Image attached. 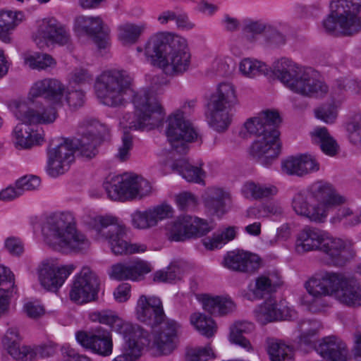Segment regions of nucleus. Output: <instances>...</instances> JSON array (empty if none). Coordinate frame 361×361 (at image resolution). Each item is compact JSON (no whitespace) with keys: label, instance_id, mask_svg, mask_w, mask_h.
<instances>
[{"label":"nucleus","instance_id":"obj_55","mask_svg":"<svg viewBox=\"0 0 361 361\" xmlns=\"http://www.w3.org/2000/svg\"><path fill=\"white\" fill-rule=\"evenodd\" d=\"M121 176H109L103 183L108 197L113 200H123Z\"/></svg>","mask_w":361,"mask_h":361},{"label":"nucleus","instance_id":"obj_48","mask_svg":"<svg viewBox=\"0 0 361 361\" xmlns=\"http://www.w3.org/2000/svg\"><path fill=\"white\" fill-rule=\"evenodd\" d=\"M190 321L195 329L202 336L210 338L216 331V324L214 319L201 312H195L190 315Z\"/></svg>","mask_w":361,"mask_h":361},{"label":"nucleus","instance_id":"obj_26","mask_svg":"<svg viewBox=\"0 0 361 361\" xmlns=\"http://www.w3.org/2000/svg\"><path fill=\"white\" fill-rule=\"evenodd\" d=\"M281 122L279 114L273 110H265L257 116L248 118L244 123L246 130L257 137L264 136L276 128Z\"/></svg>","mask_w":361,"mask_h":361},{"label":"nucleus","instance_id":"obj_14","mask_svg":"<svg viewBox=\"0 0 361 361\" xmlns=\"http://www.w3.org/2000/svg\"><path fill=\"white\" fill-rule=\"evenodd\" d=\"M99 286V279L95 273L90 267H84L75 276L69 292V298L77 304L94 300L98 293Z\"/></svg>","mask_w":361,"mask_h":361},{"label":"nucleus","instance_id":"obj_57","mask_svg":"<svg viewBox=\"0 0 361 361\" xmlns=\"http://www.w3.org/2000/svg\"><path fill=\"white\" fill-rule=\"evenodd\" d=\"M25 63L33 69H45L56 65V61L47 54L28 56L25 59Z\"/></svg>","mask_w":361,"mask_h":361},{"label":"nucleus","instance_id":"obj_51","mask_svg":"<svg viewBox=\"0 0 361 361\" xmlns=\"http://www.w3.org/2000/svg\"><path fill=\"white\" fill-rule=\"evenodd\" d=\"M267 351L271 361H294L292 349L283 343L269 341Z\"/></svg>","mask_w":361,"mask_h":361},{"label":"nucleus","instance_id":"obj_8","mask_svg":"<svg viewBox=\"0 0 361 361\" xmlns=\"http://www.w3.org/2000/svg\"><path fill=\"white\" fill-rule=\"evenodd\" d=\"M329 7L330 12L322 23L327 32L342 37L361 32V0H331Z\"/></svg>","mask_w":361,"mask_h":361},{"label":"nucleus","instance_id":"obj_22","mask_svg":"<svg viewBox=\"0 0 361 361\" xmlns=\"http://www.w3.org/2000/svg\"><path fill=\"white\" fill-rule=\"evenodd\" d=\"M75 338L82 346L99 355L109 356L112 353L113 343L111 334L101 326L89 331H78Z\"/></svg>","mask_w":361,"mask_h":361},{"label":"nucleus","instance_id":"obj_15","mask_svg":"<svg viewBox=\"0 0 361 361\" xmlns=\"http://www.w3.org/2000/svg\"><path fill=\"white\" fill-rule=\"evenodd\" d=\"M78 151L75 140L64 139L48 151L47 172L51 176H57L68 170L74 161V152Z\"/></svg>","mask_w":361,"mask_h":361},{"label":"nucleus","instance_id":"obj_37","mask_svg":"<svg viewBox=\"0 0 361 361\" xmlns=\"http://www.w3.org/2000/svg\"><path fill=\"white\" fill-rule=\"evenodd\" d=\"M337 299L350 307L361 305V286L352 279L342 275V281L335 292Z\"/></svg>","mask_w":361,"mask_h":361},{"label":"nucleus","instance_id":"obj_21","mask_svg":"<svg viewBox=\"0 0 361 361\" xmlns=\"http://www.w3.org/2000/svg\"><path fill=\"white\" fill-rule=\"evenodd\" d=\"M135 313L140 322L152 328L166 322L162 302L156 296L140 295L137 302Z\"/></svg>","mask_w":361,"mask_h":361},{"label":"nucleus","instance_id":"obj_44","mask_svg":"<svg viewBox=\"0 0 361 361\" xmlns=\"http://www.w3.org/2000/svg\"><path fill=\"white\" fill-rule=\"evenodd\" d=\"M314 143L319 144L322 151L329 156H334L339 149V146L331 137L325 127L316 128L311 133Z\"/></svg>","mask_w":361,"mask_h":361},{"label":"nucleus","instance_id":"obj_43","mask_svg":"<svg viewBox=\"0 0 361 361\" xmlns=\"http://www.w3.org/2000/svg\"><path fill=\"white\" fill-rule=\"evenodd\" d=\"M147 28L148 25L145 22L122 24L118 27V39L123 44H134Z\"/></svg>","mask_w":361,"mask_h":361},{"label":"nucleus","instance_id":"obj_62","mask_svg":"<svg viewBox=\"0 0 361 361\" xmlns=\"http://www.w3.org/2000/svg\"><path fill=\"white\" fill-rule=\"evenodd\" d=\"M92 80V75L87 70L82 68H75L68 75L70 84L83 85L90 82Z\"/></svg>","mask_w":361,"mask_h":361},{"label":"nucleus","instance_id":"obj_1","mask_svg":"<svg viewBox=\"0 0 361 361\" xmlns=\"http://www.w3.org/2000/svg\"><path fill=\"white\" fill-rule=\"evenodd\" d=\"M94 90L97 98L110 107L124 106L130 97L135 112L125 114L120 121L123 128L149 130L158 126L164 118V110L154 90L133 89V79L124 70L104 71L95 79Z\"/></svg>","mask_w":361,"mask_h":361},{"label":"nucleus","instance_id":"obj_46","mask_svg":"<svg viewBox=\"0 0 361 361\" xmlns=\"http://www.w3.org/2000/svg\"><path fill=\"white\" fill-rule=\"evenodd\" d=\"M172 169L188 182L200 183L204 177V172L200 167L190 165L185 159L176 161L172 165Z\"/></svg>","mask_w":361,"mask_h":361},{"label":"nucleus","instance_id":"obj_31","mask_svg":"<svg viewBox=\"0 0 361 361\" xmlns=\"http://www.w3.org/2000/svg\"><path fill=\"white\" fill-rule=\"evenodd\" d=\"M316 351L326 361H349L346 344L339 338H324L316 347Z\"/></svg>","mask_w":361,"mask_h":361},{"label":"nucleus","instance_id":"obj_6","mask_svg":"<svg viewBox=\"0 0 361 361\" xmlns=\"http://www.w3.org/2000/svg\"><path fill=\"white\" fill-rule=\"evenodd\" d=\"M13 114L17 119L23 121L16 125L12 132L13 142L19 149H30L35 145H41L44 141L43 135L34 130L30 124L51 123L57 117L54 108L50 109L47 114L44 108L32 107L25 102L16 104Z\"/></svg>","mask_w":361,"mask_h":361},{"label":"nucleus","instance_id":"obj_38","mask_svg":"<svg viewBox=\"0 0 361 361\" xmlns=\"http://www.w3.org/2000/svg\"><path fill=\"white\" fill-rule=\"evenodd\" d=\"M197 300L206 312L214 316L226 314L235 307L231 299L219 295L201 294L197 296Z\"/></svg>","mask_w":361,"mask_h":361},{"label":"nucleus","instance_id":"obj_28","mask_svg":"<svg viewBox=\"0 0 361 361\" xmlns=\"http://www.w3.org/2000/svg\"><path fill=\"white\" fill-rule=\"evenodd\" d=\"M282 285V281L278 272L272 271L261 274L255 279L254 283L248 286L249 300H260L276 291Z\"/></svg>","mask_w":361,"mask_h":361},{"label":"nucleus","instance_id":"obj_40","mask_svg":"<svg viewBox=\"0 0 361 361\" xmlns=\"http://www.w3.org/2000/svg\"><path fill=\"white\" fill-rule=\"evenodd\" d=\"M241 192L247 199L259 200L276 195L278 193V189L271 184L248 181L243 185Z\"/></svg>","mask_w":361,"mask_h":361},{"label":"nucleus","instance_id":"obj_32","mask_svg":"<svg viewBox=\"0 0 361 361\" xmlns=\"http://www.w3.org/2000/svg\"><path fill=\"white\" fill-rule=\"evenodd\" d=\"M325 232L316 227L305 226L296 236L295 252L302 255L308 252L319 251Z\"/></svg>","mask_w":361,"mask_h":361},{"label":"nucleus","instance_id":"obj_36","mask_svg":"<svg viewBox=\"0 0 361 361\" xmlns=\"http://www.w3.org/2000/svg\"><path fill=\"white\" fill-rule=\"evenodd\" d=\"M123 339L122 353L114 361H135L140 357L144 347L149 343L147 331L140 334V336H129Z\"/></svg>","mask_w":361,"mask_h":361},{"label":"nucleus","instance_id":"obj_7","mask_svg":"<svg viewBox=\"0 0 361 361\" xmlns=\"http://www.w3.org/2000/svg\"><path fill=\"white\" fill-rule=\"evenodd\" d=\"M84 224L94 229L97 235L107 240L111 252L116 255L142 253L147 247L142 243H130L126 240L127 228L121 221L113 216L88 215L82 218Z\"/></svg>","mask_w":361,"mask_h":361},{"label":"nucleus","instance_id":"obj_49","mask_svg":"<svg viewBox=\"0 0 361 361\" xmlns=\"http://www.w3.org/2000/svg\"><path fill=\"white\" fill-rule=\"evenodd\" d=\"M322 328L321 323L316 319L301 320L298 325L300 342L310 344Z\"/></svg>","mask_w":361,"mask_h":361},{"label":"nucleus","instance_id":"obj_25","mask_svg":"<svg viewBox=\"0 0 361 361\" xmlns=\"http://www.w3.org/2000/svg\"><path fill=\"white\" fill-rule=\"evenodd\" d=\"M172 214L173 209L169 204H160L144 212L136 210L131 214V224L137 229H147L171 216Z\"/></svg>","mask_w":361,"mask_h":361},{"label":"nucleus","instance_id":"obj_27","mask_svg":"<svg viewBox=\"0 0 361 361\" xmlns=\"http://www.w3.org/2000/svg\"><path fill=\"white\" fill-rule=\"evenodd\" d=\"M319 170V164L308 154L290 156L281 161V171L289 176H305Z\"/></svg>","mask_w":361,"mask_h":361},{"label":"nucleus","instance_id":"obj_30","mask_svg":"<svg viewBox=\"0 0 361 361\" xmlns=\"http://www.w3.org/2000/svg\"><path fill=\"white\" fill-rule=\"evenodd\" d=\"M179 324L174 320L167 319L159 331L154 332L152 346L161 355H168L175 348L174 338L176 336Z\"/></svg>","mask_w":361,"mask_h":361},{"label":"nucleus","instance_id":"obj_52","mask_svg":"<svg viewBox=\"0 0 361 361\" xmlns=\"http://www.w3.org/2000/svg\"><path fill=\"white\" fill-rule=\"evenodd\" d=\"M13 275L11 271L0 265V312L4 310H8L9 301L8 290L11 287Z\"/></svg>","mask_w":361,"mask_h":361},{"label":"nucleus","instance_id":"obj_47","mask_svg":"<svg viewBox=\"0 0 361 361\" xmlns=\"http://www.w3.org/2000/svg\"><path fill=\"white\" fill-rule=\"evenodd\" d=\"M330 223L333 225L342 224L345 228H352L361 223L360 213L356 214L350 207H341L331 217Z\"/></svg>","mask_w":361,"mask_h":361},{"label":"nucleus","instance_id":"obj_12","mask_svg":"<svg viewBox=\"0 0 361 361\" xmlns=\"http://www.w3.org/2000/svg\"><path fill=\"white\" fill-rule=\"evenodd\" d=\"M78 152L83 157L91 159L98 152L97 147L109 134L108 127L94 118H86L79 126Z\"/></svg>","mask_w":361,"mask_h":361},{"label":"nucleus","instance_id":"obj_16","mask_svg":"<svg viewBox=\"0 0 361 361\" xmlns=\"http://www.w3.org/2000/svg\"><path fill=\"white\" fill-rule=\"evenodd\" d=\"M64 93L65 85L56 78H47L37 80L30 88L29 92L30 98L42 97L50 102L51 106H37L33 103L29 106L37 109L44 108L47 114L50 109L54 108L56 110V107L62 106ZM56 111L57 112V111Z\"/></svg>","mask_w":361,"mask_h":361},{"label":"nucleus","instance_id":"obj_61","mask_svg":"<svg viewBox=\"0 0 361 361\" xmlns=\"http://www.w3.org/2000/svg\"><path fill=\"white\" fill-rule=\"evenodd\" d=\"M40 182L39 177L33 175H26L16 180V186L21 190L22 195L25 191L37 190L40 185Z\"/></svg>","mask_w":361,"mask_h":361},{"label":"nucleus","instance_id":"obj_13","mask_svg":"<svg viewBox=\"0 0 361 361\" xmlns=\"http://www.w3.org/2000/svg\"><path fill=\"white\" fill-rule=\"evenodd\" d=\"M73 30L78 35L89 37L99 50L107 49L110 44V29L99 16L76 17Z\"/></svg>","mask_w":361,"mask_h":361},{"label":"nucleus","instance_id":"obj_64","mask_svg":"<svg viewBox=\"0 0 361 361\" xmlns=\"http://www.w3.org/2000/svg\"><path fill=\"white\" fill-rule=\"evenodd\" d=\"M291 236L290 227L287 224H283L276 229V235L271 239H268L266 243L270 246H274L281 242L287 241Z\"/></svg>","mask_w":361,"mask_h":361},{"label":"nucleus","instance_id":"obj_23","mask_svg":"<svg viewBox=\"0 0 361 361\" xmlns=\"http://www.w3.org/2000/svg\"><path fill=\"white\" fill-rule=\"evenodd\" d=\"M90 318L92 322H97L111 326L114 331L122 335L123 338L129 336H140V334H143L145 331L137 324L123 321L114 312L110 310L92 312L90 314Z\"/></svg>","mask_w":361,"mask_h":361},{"label":"nucleus","instance_id":"obj_29","mask_svg":"<svg viewBox=\"0 0 361 361\" xmlns=\"http://www.w3.org/2000/svg\"><path fill=\"white\" fill-rule=\"evenodd\" d=\"M225 266L232 270L250 273L260 267V258L258 255L243 250H235L228 252L224 258Z\"/></svg>","mask_w":361,"mask_h":361},{"label":"nucleus","instance_id":"obj_54","mask_svg":"<svg viewBox=\"0 0 361 361\" xmlns=\"http://www.w3.org/2000/svg\"><path fill=\"white\" fill-rule=\"evenodd\" d=\"M236 234L235 227H228L219 233H214L213 237L203 240L204 245L209 250L221 247L228 241L233 240Z\"/></svg>","mask_w":361,"mask_h":361},{"label":"nucleus","instance_id":"obj_58","mask_svg":"<svg viewBox=\"0 0 361 361\" xmlns=\"http://www.w3.org/2000/svg\"><path fill=\"white\" fill-rule=\"evenodd\" d=\"M185 356L188 361H208L213 358L214 355L212 348L208 345L188 348Z\"/></svg>","mask_w":361,"mask_h":361},{"label":"nucleus","instance_id":"obj_18","mask_svg":"<svg viewBox=\"0 0 361 361\" xmlns=\"http://www.w3.org/2000/svg\"><path fill=\"white\" fill-rule=\"evenodd\" d=\"M33 39L39 49H44L50 44H67L71 41V35L69 30L58 20L49 18L42 22Z\"/></svg>","mask_w":361,"mask_h":361},{"label":"nucleus","instance_id":"obj_9","mask_svg":"<svg viewBox=\"0 0 361 361\" xmlns=\"http://www.w3.org/2000/svg\"><path fill=\"white\" fill-rule=\"evenodd\" d=\"M195 100L184 103L180 109L173 111L167 118L166 134L172 147L180 153L187 149L186 142H194L197 138V133L192 123L187 118L194 109Z\"/></svg>","mask_w":361,"mask_h":361},{"label":"nucleus","instance_id":"obj_53","mask_svg":"<svg viewBox=\"0 0 361 361\" xmlns=\"http://www.w3.org/2000/svg\"><path fill=\"white\" fill-rule=\"evenodd\" d=\"M240 73L248 78H254L267 71V66L257 59L250 58L243 59L239 64Z\"/></svg>","mask_w":361,"mask_h":361},{"label":"nucleus","instance_id":"obj_41","mask_svg":"<svg viewBox=\"0 0 361 361\" xmlns=\"http://www.w3.org/2000/svg\"><path fill=\"white\" fill-rule=\"evenodd\" d=\"M24 15L20 11H0V39L6 43L11 42V34L23 20Z\"/></svg>","mask_w":361,"mask_h":361},{"label":"nucleus","instance_id":"obj_33","mask_svg":"<svg viewBox=\"0 0 361 361\" xmlns=\"http://www.w3.org/2000/svg\"><path fill=\"white\" fill-rule=\"evenodd\" d=\"M20 340L18 329L11 327L8 329L2 338V344L14 359L31 361L35 357V353L30 347L20 346Z\"/></svg>","mask_w":361,"mask_h":361},{"label":"nucleus","instance_id":"obj_56","mask_svg":"<svg viewBox=\"0 0 361 361\" xmlns=\"http://www.w3.org/2000/svg\"><path fill=\"white\" fill-rule=\"evenodd\" d=\"M283 212L282 207L278 202H269L261 205L259 208L252 207L247 211L248 216L260 217L279 216Z\"/></svg>","mask_w":361,"mask_h":361},{"label":"nucleus","instance_id":"obj_4","mask_svg":"<svg viewBox=\"0 0 361 361\" xmlns=\"http://www.w3.org/2000/svg\"><path fill=\"white\" fill-rule=\"evenodd\" d=\"M45 243L53 250L64 252H80L87 250L90 241L76 228L71 212H55L49 215L42 227Z\"/></svg>","mask_w":361,"mask_h":361},{"label":"nucleus","instance_id":"obj_45","mask_svg":"<svg viewBox=\"0 0 361 361\" xmlns=\"http://www.w3.org/2000/svg\"><path fill=\"white\" fill-rule=\"evenodd\" d=\"M228 198V194L222 189L212 188L204 200V204L212 214L221 216L226 212L225 200Z\"/></svg>","mask_w":361,"mask_h":361},{"label":"nucleus","instance_id":"obj_10","mask_svg":"<svg viewBox=\"0 0 361 361\" xmlns=\"http://www.w3.org/2000/svg\"><path fill=\"white\" fill-rule=\"evenodd\" d=\"M236 104L237 97L233 85L220 83L209 102V123L215 130L224 132L228 128L232 119L231 111Z\"/></svg>","mask_w":361,"mask_h":361},{"label":"nucleus","instance_id":"obj_17","mask_svg":"<svg viewBox=\"0 0 361 361\" xmlns=\"http://www.w3.org/2000/svg\"><path fill=\"white\" fill-rule=\"evenodd\" d=\"M279 135V130H272L264 136L257 137L250 146V155L262 165L269 166L281 152Z\"/></svg>","mask_w":361,"mask_h":361},{"label":"nucleus","instance_id":"obj_39","mask_svg":"<svg viewBox=\"0 0 361 361\" xmlns=\"http://www.w3.org/2000/svg\"><path fill=\"white\" fill-rule=\"evenodd\" d=\"M191 216H180L176 220L169 223L166 225V235L171 241H184L191 238L190 221Z\"/></svg>","mask_w":361,"mask_h":361},{"label":"nucleus","instance_id":"obj_50","mask_svg":"<svg viewBox=\"0 0 361 361\" xmlns=\"http://www.w3.org/2000/svg\"><path fill=\"white\" fill-rule=\"evenodd\" d=\"M348 92L352 94L360 93L361 82L349 78L336 80L331 88V95L333 99L338 100Z\"/></svg>","mask_w":361,"mask_h":361},{"label":"nucleus","instance_id":"obj_5","mask_svg":"<svg viewBox=\"0 0 361 361\" xmlns=\"http://www.w3.org/2000/svg\"><path fill=\"white\" fill-rule=\"evenodd\" d=\"M273 74L292 92L305 97H322L329 91L328 86L310 68L300 67L289 59L274 62Z\"/></svg>","mask_w":361,"mask_h":361},{"label":"nucleus","instance_id":"obj_20","mask_svg":"<svg viewBox=\"0 0 361 361\" xmlns=\"http://www.w3.org/2000/svg\"><path fill=\"white\" fill-rule=\"evenodd\" d=\"M75 269V266L73 264L58 265L53 261L47 260L39 268V280L45 289L56 292Z\"/></svg>","mask_w":361,"mask_h":361},{"label":"nucleus","instance_id":"obj_63","mask_svg":"<svg viewBox=\"0 0 361 361\" xmlns=\"http://www.w3.org/2000/svg\"><path fill=\"white\" fill-rule=\"evenodd\" d=\"M314 114L317 118L326 123H333L337 117L336 108L332 105H324L319 107L315 109Z\"/></svg>","mask_w":361,"mask_h":361},{"label":"nucleus","instance_id":"obj_24","mask_svg":"<svg viewBox=\"0 0 361 361\" xmlns=\"http://www.w3.org/2000/svg\"><path fill=\"white\" fill-rule=\"evenodd\" d=\"M256 320L262 325L281 320L290 319L295 314L294 310L282 307L272 298L265 300L254 310Z\"/></svg>","mask_w":361,"mask_h":361},{"label":"nucleus","instance_id":"obj_42","mask_svg":"<svg viewBox=\"0 0 361 361\" xmlns=\"http://www.w3.org/2000/svg\"><path fill=\"white\" fill-rule=\"evenodd\" d=\"M188 269V266L184 261H173L166 267V270L157 271L154 276V281L172 283L180 280Z\"/></svg>","mask_w":361,"mask_h":361},{"label":"nucleus","instance_id":"obj_35","mask_svg":"<svg viewBox=\"0 0 361 361\" xmlns=\"http://www.w3.org/2000/svg\"><path fill=\"white\" fill-rule=\"evenodd\" d=\"M121 182L123 198L124 200L142 197L151 192L149 183L136 175H123Z\"/></svg>","mask_w":361,"mask_h":361},{"label":"nucleus","instance_id":"obj_2","mask_svg":"<svg viewBox=\"0 0 361 361\" xmlns=\"http://www.w3.org/2000/svg\"><path fill=\"white\" fill-rule=\"evenodd\" d=\"M347 202L348 198L331 183L319 180L295 193L291 207L298 216L321 224L326 221L334 208Z\"/></svg>","mask_w":361,"mask_h":361},{"label":"nucleus","instance_id":"obj_11","mask_svg":"<svg viewBox=\"0 0 361 361\" xmlns=\"http://www.w3.org/2000/svg\"><path fill=\"white\" fill-rule=\"evenodd\" d=\"M342 281V274L326 273L310 278L305 284L308 295L301 298V302L308 306L310 310L317 312L326 306L322 298L335 293Z\"/></svg>","mask_w":361,"mask_h":361},{"label":"nucleus","instance_id":"obj_34","mask_svg":"<svg viewBox=\"0 0 361 361\" xmlns=\"http://www.w3.org/2000/svg\"><path fill=\"white\" fill-rule=\"evenodd\" d=\"M150 271L149 265L143 261L117 263L111 267L109 276L111 279L123 281H137L143 274Z\"/></svg>","mask_w":361,"mask_h":361},{"label":"nucleus","instance_id":"obj_59","mask_svg":"<svg viewBox=\"0 0 361 361\" xmlns=\"http://www.w3.org/2000/svg\"><path fill=\"white\" fill-rule=\"evenodd\" d=\"M178 208L182 211L194 210L197 204V197L190 192H183L178 194L176 197Z\"/></svg>","mask_w":361,"mask_h":361},{"label":"nucleus","instance_id":"obj_3","mask_svg":"<svg viewBox=\"0 0 361 361\" xmlns=\"http://www.w3.org/2000/svg\"><path fill=\"white\" fill-rule=\"evenodd\" d=\"M145 55L154 66L171 76L183 75L191 63V54L185 38L161 32L152 37L145 46Z\"/></svg>","mask_w":361,"mask_h":361},{"label":"nucleus","instance_id":"obj_19","mask_svg":"<svg viewBox=\"0 0 361 361\" xmlns=\"http://www.w3.org/2000/svg\"><path fill=\"white\" fill-rule=\"evenodd\" d=\"M320 252L325 255V263L334 266H343L355 253L349 242L341 238H335L325 232Z\"/></svg>","mask_w":361,"mask_h":361},{"label":"nucleus","instance_id":"obj_60","mask_svg":"<svg viewBox=\"0 0 361 361\" xmlns=\"http://www.w3.org/2000/svg\"><path fill=\"white\" fill-rule=\"evenodd\" d=\"M190 221V224H192V226L189 227L191 232V238L201 237L212 230V227L209 225L207 221L202 219L191 216V220Z\"/></svg>","mask_w":361,"mask_h":361}]
</instances>
